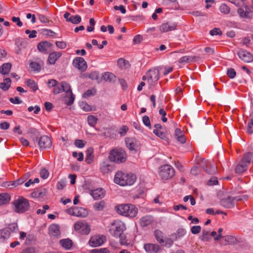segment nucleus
Here are the masks:
<instances>
[{"instance_id":"obj_13","label":"nucleus","mask_w":253,"mask_h":253,"mask_svg":"<svg viewBox=\"0 0 253 253\" xmlns=\"http://www.w3.org/2000/svg\"><path fill=\"white\" fill-rule=\"evenodd\" d=\"M237 54L240 59L244 62L250 63L253 61V55L246 50H241L237 53Z\"/></svg>"},{"instance_id":"obj_34","label":"nucleus","mask_w":253,"mask_h":253,"mask_svg":"<svg viewBox=\"0 0 253 253\" xmlns=\"http://www.w3.org/2000/svg\"><path fill=\"white\" fill-rule=\"evenodd\" d=\"M77 210L75 212L76 216L84 217L87 216V211L84 208L77 207Z\"/></svg>"},{"instance_id":"obj_7","label":"nucleus","mask_w":253,"mask_h":253,"mask_svg":"<svg viewBox=\"0 0 253 253\" xmlns=\"http://www.w3.org/2000/svg\"><path fill=\"white\" fill-rule=\"evenodd\" d=\"M62 91L69 94L71 93V86L68 83L65 82L58 83L55 85L53 90L54 94H59Z\"/></svg>"},{"instance_id":"obj_55","label":"nucleus","mask_w":253,"mask_h":253,"mask_svg":"<svg viewBox=\"0 0 253 253\" xmlns=\"http://www.w3.org/2000/svg\"><path fill=\"white\" fill-rule=\"evenodd\" d=\"M73 156L74 158H77L78 161L81 162L84 160V155L82 152H80L78 153L76 152H74L73 153Z\"/></svg>"},{"instance_id":"obj_9","label":"nucleus","mask_w":253,"mask_h":253,"mask_svg":"<svg viewBox=\"0 0 253 253\" xmlns=\"http://www.w3.org/2000/svg\"><path fill=\"white\" fill-rule=\"evenodd\" d=\"M75 230L79 231L82 234L87 235L90 232L89 226L85 222H77L74 224Z\"/></svg>"},{"instance_id":"obj_32","label":"nucleus","mask_w":253,"mask_h":253,"mask_svg":"<svg viewBox=\"0 0 253 253\" xmlns=\"http://www.w3.org/2000/svg\"><path fill=\"white\" fill-rule=\"evenodd\" d=\"M104 80L108 82H114L116 81L115 75L110 72L105 73L103 75Z\"/></svg>"},{"instance_id":"obj_30","label":"nucleus","mask_w":253,"mask_h":253,"mask_svg":"<svg viewBox=\"0 0 253 253\" xmlns=\"http://www.w3.org/2000/svg\"><path fill=\"white\" fill-rule=\"evenodd\" d=\"M10 196L6 193L0 194V206L9 203Z\"/></svg>"},{"instance_id":"obj_33","label":"nucleus","mask_w":253,"mask_h":253,"mask_svg":"<svg viewBox=\"0 0 253 253\" xmlns=\"http://www.w3.org/2000/svg\"><path fill=\"white\" fill-rule=\"evenodd\" d=\"M154 235L156 240L159 243H164V234L161 231L156 230L154 232Z\"/></svg>"},{"instance_id":"obj_62","label":"nucleus","mask_w":253,"mask_h":253,"mask_svg":"<svg viewBox=\"0 0 253 253\" xmlns=\"http://www.w3.org/2000/svg\"><path fill=\"white\" fill-rule=\"evenodd\" d=\"M43 33L44 35H47L50 37H54L56 36V34L51 30L48 29H44L43 30Z\"/></svg>"},{"instance_id":"obj_11","label":"nucleus","mask_w":253,"mask_h":253,"mask_svg":"<svg viewBox=\"0 0 253 253\" xmlns=\"http://www.w3.org/2000/svg\"><path fill=\"white\" fill-rule=\"evenodd\" d=\"M38 144L40 148L42 149H47L51 147L52 142L49 137L43 135L41 136L38 140Z\"/></svg>"},{"instance_id":"obj_54","label":"nucleus","mask_w":253,"mask_h":253,"mask_svg":"<svg viewBox=\"0 0 253 253\" xmlns=\"http://www.w3.org/2000/svg\"><path fill=\"white\" fill-rule=\"evenodd\" d=\"M227 75L230 79H233L236 75L235 70L233 68H229L227 70Z\"/></svg>"},{"instance_id":"obj_53","label":"nucleus","mask_w":253,"mask_h":253,"mask_svg":"<svg viewBox=\"0 0 253 253\" xmlns=\"http://www.w3.org/2000/svg\"><path fill=\"white\" fill-rule=\"evenodd\" d=\"M153 133L155 135H156L157 136L160 137L161 138H162L163 139H164L166 138L165 134L163 132H162L157 129H154L153 130Z\"/></svg>"},{"instance_id":"obj_19","label":"nucleus","mask_w":253,"mask_h":253,"mask_svg":"<svg viewBox=\"0 0 253 253\" xmlns=\"http://www.w3.org/2000/svg\"><path fill=\"white\" fill-rule=\"evenodd\" d=\"M203 168L205 172L209 174H214L217 172L216 166L210 162H207Z\"/></svg>"},{"instance_id":"obj_18","label":"nucleus","mask_w":253,"mask_h":253,"mask_svg":"<svg viewBox=\"0 0 253 253\" xmlns=\"http://www.w3.org/2000/svg\"><path fill=\"white\" fill-rule=\"evenodd\" d=\"M90 194L94 200H98L104 197L105 191L102 188H98L92 190Z\"/></svg>"},{"instance_id":"obj_2","label":"nucleus","mask_w":253,"mask_h":253,"mask_svg":"<svg viewBox=\"0 0 253 253\" xmlns=\"http://www.w3.org/2000/svg\"><path fill=\"white\" fill-rule=\"evenodd\" d=\"M116 209L118 214L129 218L135 217L138 213V209L131 204H122Z\"/></svg>"},{"instance_id":"obj_43","label":"nucleus","mask_w":253,"mask_h":253,"mask_svg":"<svg viewBox=\"0 0 253 253\" xmlns=\"http://www.w3.org/2000/svg\"><path fill=\"white\" fill-rule=\"evenodd\" d=\"M219 9L220 11L224 14H228L230 11V8L225 3H222Z\"/></svg>"},{"instance_id":"obj_45","label":"nucleus","mask_w":253,"mask_h":253,"mask_svg":"<svg viewBox=\"0 0 253 253\" xmlns=\"http://www.w3.org/2000/svg\"><path fill=\"white\" fill-rule=\"evenodd\" d=\"M26 179V177H21L15 181H12L11 185L13 187H16L23 183Z\"/></svg>"},{"instance_id":"obj_64","label":"nucleus","mask_w":253,"mask_h":253,"mask_svg":"<svg viewBox=\"0 0 253 253\" xmlns=\"http://www.w3.org/2000/svg\"><path fill=\"white\" fill-rule=\"evenodd\" d=\"M55 44H56V45L60 49H64V48H65L66 46H67V44L65 42H63V41H61V42H55Z\"/></svg>"},{"instance_id":"obj_23","label":"nucleus","mask_w":253,"mask_h":253,"mask_svg":"<svg viewBox=\"0 0 253 253\" xmlns=\"http://www.w3.org/2000/svg\"><path fill=\"white\" fill-rule=\"evenodd\" d=\"M49 234L52 236H58L60 234L59 226L55 224H53L48 227Z\"/></svg>"},{"instance_id":"obj_44","label":"nucleus","mask_w":253,"mask_h":253,"mask_svg":"<svg viewBox=\"0 0 253 253\" xmlns=\"http://www.w3.org/2000/svg\"><path fill=\"white\" fill-rule=\"evenodd\" d=\"M211 239V238L210 236L209 231L204 229L202 231V235L201 237V240L204 242H208Z\"/></svg>"},{"instance_id":"obj_48","label":"nucleus","mask_w":253,"mask_h":253,"mask_svg":"<svg viewBox=\"0 0 253 253\" xmlns=\"http://www.w3.org/2000/svg\"><path fill=\"white\" fill-rule=\"evenodd\" d=\"M128 130V127L124 125L120 128L119 133L121 136H124L126 135Z\"/></svg>"},{"instance_id":"obj_20","label":"nucleus","mask_w":253,"mask_h":253,"mask_svg":"<svg viewBox=\"0 0 253 253\" xmlns=\"http://www.w3.org/2000/svg\"><path fill=\"white\" fill-rule=\"evenodd\" d=\"M200 59V57L197 56H184L180 58L178 62L180 63L185 64L186 63L198 61Z\"/></svg>"},{"instance_id":"obj_36","label":"nucleus","mask_w":253,"mask_h":253,"mask_svg":"<svg viewBox=\"0 0 253 253\" xmlns=\"http://www.w3.org/2000/svg\"><path fill=\"white\" fill-rule=\"evenodd\" d=\"M105 207V203L104 201L96 202L93 205V208L95 211H101Z\"/></svg>"},{"instance_id":"obj_21","label":"nucleus","mask_w":253,"mask_h":253,"mask_svg":"<svg viewBox=\"0 0 253 253\" xmlns=\"http://www.w3.org/2000/svg\"><path fill=\"white\" fill-rule=\"evenodd\" d=\"M144 248L146 252L149 253H157L160 250V247L158 245L153 244H145Z\"/></svg>"},{"instance_id":"obj_39","label":"nucleus","mask_w":253,"mask_h":253,"mask_svg":"<svg viewBox=\"0 0 253 253\" xmlns=\"http://www.w3.org/2000/svg\"><path fill=\"white\" fill-rule=\"evenodd\" d=\"M224 240L226 244H235L237 240L236 238L231 235H227L224 237Z\"/></svg>"},{"instance_id":"obj_56","label":"nucleus","mask_w":253,"mask_h":253,"mask_svg":"<svg viewBox=\"0 0 253 253\" xmlns=\"http://www.w3.org/2000/svg\"><path fill=\"white\" fill-rule=\"evenodd\" d=\"M82 109H83L85 111H90L92 110V107L91 106L88 105L86 102H82L81 105H80Z\"/></svg>"},{"instance_id":"obj_12","label":"nucleus","mask_w":253,"mask_h":253,"mask_svg":"<svg viewBox=\"0 0 253 253\" xmlns=\"http://www.w3.org/2000/svg\"><path fill=\"white\" fill-rule=\"evenodd\" d=\"M240 199L238 198V197H227V198L222 199L220 201V205L226 208H231L234 206V201H239Z\"/></svg>"},{"instance_id":"obj_10","label":"nucleus","mask_w":253,"mask_h":253,"mask_svg":"<svg viewBox=\"0 0 253 253\" xmlns=\"http://www.w3.org/2000/svg\"><path fill=\"white\" fill-rule=\"evenodd\" d=\"M73 66L81 72L85 71L87 68L86 62L84 59L80 57L75 58L73 61Z\"/></svg>"},{"instance_id":"obj_41","label":"nucleus","mask_w":253,"mask_h":253,"mask_svg":"<svg viewBox=\"0 0 253 253\" xmlns=\"http://www.w3.org/2000/svg\"><path fill=\"white\" fill-rule=\"evenodd\" d=\"M110 166L105 162H103L100 165V171L104 174L108 173L110 170Z\"/></svg>"},{"instance_id":"obj_14","label":"nucleus","mask_w":253,"mask_h":253,"mask_svg":"<svg viewBox=\"0 0 253 253\" xmlns=\"http://www.w3.org/2000/svg\"><path fill=\"white\" fill-rule=\"evenodd\" d=\"M106 241L105 236L102 235L101 236H95L91 238L89 241V244L91 247H98Z\"/></svg>"},{"instance_id":"obj_29","label":"nucleus","mask_w":253,"mask_h":253,"mask_svg":"<svg viewBox=\"0 0 253 253\" xmlns=\"http://www.w3.org/2000/svg\"><path fill=\"white\" fill-rule=\"evenodd\" d=\"M11 68V64L9 63H4L0 67V73L3 75L9 73Z\"/></svg>"},{"instance_id":"obj_25","label":"nucleus","mask_w":253,"mask_h":253,"mask_svg":"<svg viewBox=\"0 0 253 253\" xmlns=\"http://www.w3.org/2000/svg\"><path fill=\"white\" fill-rule=\"evenodd\" d=\"M93 149L92 147L87 148L86 151V158L85 161L88 164L92 163L93 161Z\"/></svg>"},{"instance_id":"obj_5","label":"nucleus","mask_w":253,"mask_h":253,"mask_svg":"<svg viewBox=\"0 0 253 253\" xmlns=\"http://www.w3.org/2000/svg\"><path fill=\"white\" fill-rule=\"evenodd\" d=\"M109 159L112 162L120 164L126 161V154L123 149L115 148L110 151Z\"/></svg>"},{"instance_id":"obj_58","label":"nucleus","mask_w":253,"mask_h":253,"mask_svg":"<svg viewBox=\"0 0 253 253\" xmlns=\"http://www.w3.org/2000/svg\"><path fill=\"white\" fill-rule=\"evenodd\" d=\"M39 20L43 23H48L49 22V20L48 18L45 15L42 14H39Z\"/></svg>"},{"instance_id":"obj_63","label":"nucleus","mask_w":253,"mask_h":253,"mask_svg":"<svg viewBox=\"0 0 253 253\" xmlns=\"http://www.w3.org/2000/svg\"><path fill=\"white\" fill-rule=\"evenodd\" d=\"M201 229V227L200 226H194L191 227V231L194 234H196L199 233Z\"/></svg>"},{"instance_id":"obj_51","label":"nucleus","mask_w":253,"mask_h":253,"mask_svg":"<svg viewBox=\"0 0 253 253\" xmlns=\"http://www.w3.org/2000/svg\"><path fill=\"white\" fill-rule=\"evenodd\" d=\"M173 242L172 240L170 238H166L164 240V243L163 244V246H165L167 248H170L173 245Z\"/></svg>"},{"instance_id":"obj_38","label":"nucleus","mask_w":253,"mask_h":253,"mask_svg":"<svg viewBox=\"0 0 253 253\" xmlns=\"http://www.w3.org/2000/svg\"><path fill=\"white\" fill-rule=\"evenodd\" d=\"M66 96L65 99V102L68 105H71L73 103L75 100V97L72 93V91H71V93L70 94L66 93Z\"/></svg>"},{"instance_id":"obj_26","label":"nucleus","mask_w":253,"mask_h":253,"mask_svg":"<svg viewBox=\"0 0 253 253\" xmlns=\"http://www.w3.org/2000/svg\"><path fill=\"white\" fill-rule=\"evenodd\" d=\"M52 44L47 41L40 42L38 45V49L41 52H45L48 47H50Z\"/></svg>"},{"instance_id":"obj_1","label":"nucleus","mask_w":253,"mask_h":253,"mask_svg":"<svg viewBox=\"0 0 253 253\" xmlns=\"http://www.w3.org/2000/svg\"><path fill=\"white\" fill-rule=\"evenodd\" d=\"M136 179V176L133 174L118 171L115 174L114 181L115 183L124 186L132 185Z\"/></svg>"},{"instance_id":"obj_6","label":"nucleus","mask_w":253,"mask_h":253,"mask_svg":"<svg viewBox=\"0 0 253 253\" xmlns=\"http://www.w3.org/2000/svg\"><path fill=\"white\" fill-rule=\"evenodd\" d=\"M175 173L174 169L169 165H165L159 169V175L163 180H168L172 178Z\"/></svg>"},{"instance_id":"obj_17","label":"nucleus","mask_w":253,"mask_h":253,"mask_svg":"<svg viewBox=\"0 0 253 253\" xmlns=\"http://www.w3.org/2000/svg\"><path fill=\"white\" fill-rule=\"evenodd\" d=\"M126 147L130 150H136L139 147L138 142L134 138H127L125 140Z\"/></svg>"},{"instance_id":"obj_60","label":"nucleus","mask_w":253,"mask_h":253,"mask_svg":"<svg viewBox=\"0 0 253 253\" xmlns=\"http://www.w3.org/2000/svg\"><path fill=\"white\" fill-rule=\"evenodd\" d=\"M88 77L92 80H97L99 79V73L97 72H93L89 74Z\"/></svg>"},{"instance_id":"obj_37","label":"nucleus","mask_w":253,"mask_h":253,"mask_svg":"<svg viewBox=\"0 0 253 253\" xmlns=\"http://www.w3.org/2000/svg\"><path fill=\"white\" fill-rule=\"evenodd\" d=\"M87 121L88 124L91 127H94L97 124L98 119L93 115H89L87 117Z\"/></svg>"},{"instance_id":"obj_16","label":"nucleus","mask_w":253,"mask_h":253,"mask_svg":"<svg viewBox=\"0 0 253 253\" xmlns=\"http://www.w3.org/2000/svg\"><path fill=\"white\" fill-rule=\"evenodd\" d=\"M64 17L67 22L74 24H77L81 21V17L78 15H71L70 13L66 12L64 14Z\"/></svg>"},{"instance_id":"obj_35","label":"nucleus","mask_w":253,"mask_h":253,"mask_svg":"<svg viewBox=\"0 0 253 253\" xmlns=\"http://www.w3.org/2000/svg\"><path fill=\"white\" fill-rule=\"evenodd\" d=\"M120 243L122 246H128L130 244L129 240L127 238L126 235L124 233L119 236Z\"/></svg>"},{"instance_id":"obj_28","label":"nucleus","mask_w":253,"mask_h":253,"mask_svg":"<svg viewBox=\"0 0 253 253\" xmlns=\"http://www.w3.org/2000/svg\"><path fill=\"white\" fill-rule=\"evenodd\" d=\"M60 243L63 248L66 250H70L72 247L73 242L69 239H62L60 241Z\"/></svg>"},{"instance_id":"obj_31","label":"nucleus","mask_w":253,"mask_h":253,"mask_svg":"<svg viewBox=\"0 0 253 253\" xmlns=\"http://www.w3.org/2000/svg\"><path fill=\"white\" fill-rule=\"evenodd\" d=\"M10 84L11 80L9 78H6L2 83H0V88L4 91H6L10 87Z\"/></svg>"},{"instance_id":"obj_27","label":"nucleus","mask_w":253,"mask_h":253,"mask_svg":"<svg viewBox=\"0 0 253 253\" xmlns=\"http://www.w3.org/2000/svg\"><path fill=\"white\" fill-rule=\"evenodd\" d=\"M253 160V153L252 152H248L244 154L242 160V163L247 165L250 164Z\"/></svg>"},{"instance_id":"obj_47","label":"nucleus","mask_w":253,"mask_h":253,"mask_svg":"<svg viewBox=\"0 0 253 253\" xmlns=\"http://www.w3.org/2000/svg\"><path fill=\"white\" fill-rule=\"evenodd\" d=\"M30 66L35 71H39L41 70L40 64L36 62H31Z\"/></svg>"},{"instance_id":"obj_4","label":"nucleus","mask_w":253,"mask_h":253,"mask_svg":"<svg viewBox=\"0 0 253 253\" xmlns=\"http://www.w3.org/2000/svg\"><path fill=\"white\" fill-rule=\"evenodd\" d=\"M126 229V225L123 221L116 220L112 222L109 228L110 234L115 238H118Z\"/></svg>"},{"instance_id":"obj_50","label":"nucleus","mask_w":253,"mask_h":253,"mask_svg":"<svg viewBox=\"0 0 253 253\" xmlns=\"http://www.w3.org/2000/svg\"><path fill=\"white\" fill-rule=\"evenodd\" d=\"M74 144L77 147L82 148L84 146L85 142L83 140L76 139L74 142Z\"/></svg>"},{"instance_id":"obj_3","label":"nucleus","mask_w":253,"mask_h":253,"mask_svg":"<svg viewBox=\"0 0 253 253\" xmlns=\"http://www.w3.org/2000/svg\"><path fill=\"white\" fill-rule=\"evenodd\" d=\"M28 200L22 196H19L12 203L13 210L18 213H23L28 211L30 208Z\"/></svg>"},{"instance_id":"obj_59","label":"nucleus","mask_w":253,"mask_h":253,"mask_svg":"<svg viewBox=\"0 0 253 253\" xmlns=\"http://www.w3.org/2000/svg\"><path fill=\"white\" fill-rule=\"evenodd\" d=\"M142 121L143 124L149 127L150 128L151 127V123L150 121L149 117L147 116H144L142 118Z\"/></svg>"},{"instance_id":"obj_52","label":"nucleus","mask_w":253,"mask_h":253,"mask_svg":"<svg viewBox=\"0 0 253 253\" xmlns=\"http://www.w3.org/2000/svg\"><path fill=\"white\" fill-rule=\"evenodd\" d=\"M210 34L211 36L221 35L222 32L219 28H214L210 31Z\"/></svg>"},{"instance_id":"obj_49","label":"nucleus","mask_w":253,"mask_h":253,"mask_svg":"<svg viewBox=\"0 0 253 253\" xmlns=\"http://www.w3.org/2000/svg\"><path fill=\"white\" fill-rule=\"evenodd\" d=\"M66 186V181L65 179H61L57 183V188L58 190H62Z\"/></svg>"},{"instance_id":"obj_15","label":"nucleus","mask_w":253,"mask_h":253,"mask_svg":"<svg viewBox=\"0 0 253 253\" xmlns=\"http://www.w3.org/2000/svg\"><path fill=\"white\" fill-rule=\"evenodd\" d=\"M176 27L175 23L166 22L160 26L159 30L162 33H166L175 30Z\"/></svg>"},{"instance_id":"obj_57","label":"nucleus","mask_w":253,"mask_h":253,"mask_svg":"<svg viewBox=\"0 0 253 253\" xmlns=\"http://www.w3.org/2000/svg\"><path fill=\"white\" fill-rule=\"evenodd\" d=\"M41 177L43 179H46L48 177V171L45 169H42L40 171Z\"/></svg>"},{"instance_id":"obj_8","label":"nucleus","mask_w":253,"mask_h":253,"mask_svg":"<svg viewBox=\"0 0 253 253\" xmlns=\"http://www.w3.org/2000/svg\"><path fill=\"white\" fill-rule=\"evenodd\" d=\"M159 79V71L158 69L149 70L147 73L148 83L150 86L154 85Z\"/></svg>"},{"instance_id":"obj_22","label":"nucleus","mask_w":253,"mask_h":253,"mask_svg":"<svg viewBox=\"0 0 253 253\" xmlns=\"http://www.w3.org/2000/svg\"><path fill=\"white\" fill-rule=\"evenodd\" d=\"M154 219L151 215H146L139 219V224L141 227H146L153 222Z\"/></svg>"},{"instance_id":"obj_40","label":"nucleus","mask_w":253,"mask_h":253,"mask_svg":"<svg viewBox=\"0 0 253 253\" xmlns=\"http://www.w3.org/2000/svg\"><path fill=\"white\" fill-rule=\"evenodd\" d=\"M26 84L30 87L33 91H35L38 89L37 84L35 82L31 79H28L26 81Z\"/></svg>"},{"instance_id":"obj_46","label":"nucleus","mask_w":253,"mask_h":253,"mask_svg":"<svg viewBox=\"0 0 253 253\" xmlns=\"http://www.w3.org/2000/svg\"><path fill=\"white\" fill-rule=\"evenodd\" d=\"M89 253H110V252L107 248H103L92 250Z\"/></svg>"},{"instance_id":"obj_61","label":"nucleus","mask_w":253,"mask_h":253,"mask_svg":"<svg viewBox=\"0 0 253 253\" xmlns=\"http://www.w3.org/2000/svg\"><path fill=\"white\" fill-rule=\"evenodd\" d=\"M12 21L16 24L19 27H21L23 25L22 22L20 21V18L13 16L11 18Z\"/></svg>"},{"instance_id":"obj_42","label":"nucleus","mask_w":253,"mask_h":253,"mask_svg":"<svg viewBox=\"0 0 253 253\" xmlns=\"http://www.w3.org/2000/svg\"><path fill=\"white\" fill-rule=\"evenodd\" d=\"M248 166L245 164H239L235 168L236 173H241L245 171L247 169Z\"/></svg>"},{"instance_id":"obj_24","label":"nucleus","mask_w":253,"mask_h":253,"mask_svg":"<svg viewBox=\"0 0 253 253\" xmlns=\"http://www.w3.org/2000/svg\"><path fill=\"white\" fill-rule=\"evenodd\" d=\"M62 54L60 52H53L49 54L47 62L49 64L53 65L56 60L61 56Z\"/></svg>"}]
</instances>
